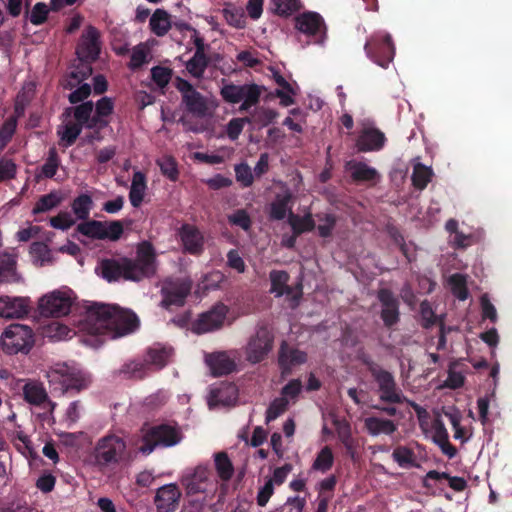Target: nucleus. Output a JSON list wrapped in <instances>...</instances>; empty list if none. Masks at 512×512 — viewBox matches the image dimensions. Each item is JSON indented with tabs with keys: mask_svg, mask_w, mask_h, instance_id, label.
Instances as JSON below:
<instances>
[{
	"mask_svg": "<svg viewBox=\"0 0 512 512\" xmlns=\"http://www.w3.org/2000/svg\"><path fill=\"white\" fill-rule=\"evenodd\" d=\"M307 353L299 350L286 341H282L278 350V366L283 378L292 374L294 367L307 362Z\"/></svg>",
	"mask_w": 512,
	"mask_h": 512,
	"instance_id": "nucleus-16",
	"label": "nucleus"
},
{
	"mask_svg": "<svg viewBox=\"0 0 512 512\" xmlns=\"http://www.w3.org/2000/svg\"><path fill=\"white\" fill-rule=\"evenodd\" d=\"M377 299L381 304L380 318L386 328L391 329L400 321V302L388 288H381L377 292Z\"/></svg>",
	"mask_w": 512,
	"mask_h": 512,
	"instance_id": "nucleus-15",
	"label": "nucleus"
},
{
	"mask_svg": "<svg viewBox=\"0 0 512 512\" xmlns=\"http://www.w3.org/2000/svg\"><path fill=\"white\" fill-rule=\"evenodd\" d=\"M101 276L111 282L119 280L139 282L156 274L157 259L153 245L144 241L139 244L135 258H106L100 262Z\"/></svg>",
	"mask_w": 512,
	"mask_h": 512,
	"instance_id": "nucleus-1",
	"label": "nucleus"
},
{
	"mask_svg": "<svg viewBox=\"0 0 512 512\" xmlns=\"http://www.w3.org/2000/svg\"><path fill=\"white\" fill-rule=\"evenodd\" d=\"M289 401L285 397L275 398L266 410L265 420L266 423H270L276 420L288 409Z\"/></svg>",
	"mask_w": 512,
	"mask_h": 512,
	"instance_id": "nucleus-51",
	"label": "nucleus"
},
{
	"mask_svg": "<svg viewBox=\"0 0 512 512\" xmlns=\"http://www.w3.org/2000/svg\"><path fill=\"white\" fill-rule=\"evenodd\" d=\"M64 200V196L58 190H53L48 194L42 195L36 201L32 214L37 215L41 213L49 212L55 208H57Z\"/></svg>",
	"mask_w": 512,
	"mask_h": 512,
	"instance_id": "nucleus-35",
	"label": "nucleus"
},
{
	"mask_svg": "<svg viewBox=\"0 0 512 512\" xmlns=\"http://www.w3.org/2000/svg\"><path fill=\"white\" fill-rule=\"evenodd\" d=\"M447 480L449 487L453 489L456 492L464 491L467 488V481L458 476H450L447 472H439L436 470H430L427 472L425 479H424V487L429 488L430 485L428 483V480Z\"/></svg>",
	"mask_w": 512,
	"mask_h": 512,
	"instance_id": "nucleus-39",
	"label": "nucleus"
},
{
	"mask_svg": "<svg viewBox=\"0 0 512 512\" xmlns=\"http://www.w3.org/2000/svg\"><path fill=\"white\" fill-rule=\"evenodd\" d=\"M93 207L92 197L88 194H80L71 203V209L78 220L89 219Z\"/></svg>",
	"mask_w": 512,
	"mask_h": 512,
	"instance_id": "nucleus-42",
	"label": "nucleus"
},
{
	"mask_svg": "<svg viewBox=\"0 0 512 512\" xmlns=\"http://www.w3.org/2000/svg\"><path fill=\"white\" fill-rule=\"evenodd\" d=\"M349 170L351 171L352 180L356 183L370 182L375 184L380 178L378 171L364 162L349 163Z\"/></svg>",
	"mask_w": 512,
	"mask_h": 512,
	"instance_id": "nucleus-31",
	"label": "nucleus"
},
{
	"mask_svg": "<svg viewBox=\"0 0 512 512\" xmlns=\"http://www.w3.org/2000/svg\"><path fill=\"white\" fill-rule=\"evenodd\" d=\"M171 27L172 23L170 14L164 9H156L149 20V28L151 32L158 37H163L168 33Z\"/></svg>",
	"mask_w": 512,
	"mask_h": 512,
	"instance_id": "nucleus-32",
	"label": "nucleus"
},
{
	"mask_svg": "<svg viewBox=\"0 0 512 512\" xmlns=\"http://www.w3.org/2000/svg\"><path fill=\"white\" fill-rule=\"evenodd\" d=\"M205 362L215 377L228 375L236 370V363L226 351L206 354Z\"/></svg>",
	"mask_w": 512,
	"mask_h": 512,
	"instance_id": "nucleus-21",
	"label": "nucleus"
},
{
	"mask_svg": "<svg viewBox=\"0 0 512 512\" xmlns=\"http://www.w3.org/2000/svg\"><path fill=\"white\" fill-rule=\"evenodd\" d=\"M288 222L296 235H301L304 232L312 231L316 227L315 221L310 213L300 217L290 211Z\"/></svg>",
	"mask_w": 512,
	"mask_h": 512,
	"instance_id": "nucleus-43",
	"label": "nucleus"
},
{
	"mask_svg": "<svg viewBox=\"0 0 512 512\" xmlns=\"http://www.w3.org/2000/svg\"><path fill=\"white\" fill-rule=\"evenodd\" d=\"M95 114L93 115L92 126H95L96 130L105 129L109 123V117L114 111V102L109 97H102L95 104Z\"/></svg>",
	"mask_w": 512,
	"mask_h": 512,
	"instance_id": "nucleus-27",
	"label": "nucleus"
},
{
	"mask_svg": "<svg viewBox=\"0 0 512 512\" xmlns=\"http://www.w3.org/2000/svg\"><path fill=\"white\" fill-rule=\"evenodd\" d=\"M172 77V69L163 67V66H155L151 69V78L156 83L159 88H165Z\"/></svg>",
	"mask_w": 512,
	"mask_h": 512,
	"instance_id": "nucleus-56",
	"label": "nucleus"
},
{
	"mask_svg": "<svg viewBox=\"0 0 512 512\" xmlns=\"http://www.w3.org/2000/svg\"><path fill=\"white\" fill-rule=\"evenodd\" d=\"M372 377L377 384L379 399L382 402L402 404L408 401L391 372L382 368L381 370L373 371Z\"/></svg>",
	"mask_w": 512,
	"mask_h": 512,
	"instance_id": "nucleus-10",
	"label": "nucleus"
},
{
	"mask_svg": "<svg viewBox=\"0 0 512 512\" xmlns=\"http://www.w3.org/2000/svg\"><path fill=\"white\" fill-rule=\"evenodd\" d=\"M46 376L51 389L59 395L74 396L88 386L82 375L70 370L66 365L49 370Z\"/></svg>",
	"mask_w": 512,
	"mask_h": 512,
	"instance_id": "nucleus-6",
	"label": "nucleus"
},
{
	"mask_svg": "<svg viewBox=\"0 0 512 512\" xmlns=\"http://www.w3.org/2000/svg\"><path fill=\"white\" fill-rule=\"evenodd\" d=\"M181 492L177 485L168 484L160 487L155 496V505L158 512H174L179 505Z\"/></svg>",
	"mask_w": 512,
	"mask_h": 512,
	"instance_id": "nucleus-20",
	"label": "nucleus"
},
{
	"mask_svg": "<svg viewBox=\"0 0 512 512\" xmlns=\"http://www.w3.org/2000/svg\"><path fill=\"white\" fill-rule=\"evenodd\" d=\"M449 282L451 285V291L454 296L462 301L468 298L469 292L467 288L466 277L464 275L459 273L453 274L450 277Z\"/></svg>",
	"mask_w": 512,
	"mask_h": 512,
	"instance_id": "nucleus-53",
	"label": "nucleus"
},
{
	"mask_svg": "<svg viewBox=\"0 0 512 512\" xmlns=\"http://www.w3.org/2000/svg\"><path fill=\"white\" fill-rule=\"evenodd\" d=\"M262 91L263 87L254 83L244 85L230 83L221 88L220 94L227 103L237 104L242 101L240 111H248L258 104Z\"/></svg>",
	"mask_w": 512,
	"mask_h": 512,
	"instance_id": "nucleus-9",
	"label": "nucleus"
},
{
	"mask_svg": "<svg viewBox=\"0 0 512 512\" xmlns=\"http://www.w3.org/2000/svg\"><path fill=\"white\" fill-rule=\"evenodd\" d=\"M76 223V220L71 216L69 212L62 211L56 216L50 218V225L59 230H68Z\"/></svg>",
	"mask_w": 512,
	"mask_h": 512,
	"instance_id": "nucleus-58",
	"label": "nucleus"
},
{
	"mask_svg": "<svg viewBox=\"0 0 512 512\" xmlns=\"http://www.w3.org/2000/svg\"><path fill=\"white\" fill-rule=\"evenodd\" d=\"M48 13L47 5L43 2H37L30 12L29 20L35 26L42 25L46 22Z\"/></svg>",
	"mask_w": 512,
	"mask_h": 512,
	"instance_id": "nucleus-59",
	"label": "nucleus"
},
{
	"mask_svg": "<svg viewBox=\"0 0 512 512\" xmlns=\"http://www.w3.org/2000/svg\"><path fill=\"white\" fill-rule=\"evenodd\" d=\"M93 110H94V103L93 101H85L83 103H80L79 105H76L74 107H69L65 110V114L70 115V113H73V116L75 118V122L82 125L83 127L87 129H93L96 130L95 126H92V120H93Z\"/></svg>",
	"mask_w": 512,
	"mask_h": 512,
	"instance_id": "nucleus-30",
	"label": "nucleus"
},
{
	"mask_svg": "<svg viewBox=\"0 0 512 512\" xmlns=\"http://www.w3.org/2000/svg\"><path fill=\"white\" fill-rule=\"evenodd\" d=\"M209 64L210 59L208 56L197 57V55L194 54L192 58L187 61L186 69L192 77L202 79Z\"/></svg>",
	"mask_w": 512,
	"mask_h": 512,
	"instance_id": "nucleus-46",
	"label": "nucleus"
},
{
	"mask_svg": "<svg viewBox=\"0 0 512 512\" xmlns=\"http://www.w3.org/2000/svg\"><path fill=\"white\" fill-rule=\"evenodd\" d=\"M60 165V158L55 147L49 149L48 157L45 163L41 166V173L38 177L51 179L55 176Z\"/></svg>",
	"mask_w": 512,
	"mask_h": 512,
	"instance_id": "nucleus-48",
	"label": "nucleus"
},
{
	"mask_svg": "<svg viewBox=\"0 0 512 512\" xmlns=\"http://www.w3.org/2000/svg\"><path fill=\"white\" fill-rule=\"evenodd\" d=\"M274 342L273 328L267 322L259 321L244 346L246 361L252 365L265 361L273 351Z\"/></svg>",
	"mask_w": 512,
	"mask_h": 512,
	"instance_id": "nucleus-4",
	"label": "nucleus"
},
{
	"mask_svg": "<svg viewBox=\"0 0 512 512\" xmlns=\"http://www.w3.org/2000/svg\"><path fill=\"white\" fill-rule=\"evenodd\" d=\"M228 221L230 224L241 227L245 231L249 230L252 224L249 214L244 209H238L229 215Z\"/></svg>",
	"mask_w": 512,
	"mask_h": 512,
	"instance_id": "nucleus-62",
	"label": "nucleus"
},
{
	"mask_svg": "<svg viewBox=\"0 0 512 512\" xmlns=\"http://www.w3.org/2000/svg\"><path fill=\"white\" fill-rule=\"evenodd\" d=\"M316 217L321 222L317 226L319 235L323 238L330 237L337 222L336 216L333 214H317Z\"/></svg>",
	"mask_w": 512,
	"mask_h": 512,
	"instance_id": "nucleus-55",
	"label": "nucleus"
},
{
	"mask_svg": "<svg viewBox=\"0 0 512 512\" xmlns=\"http://www.w3.org/2000/svg\"><path fill=\"white\" fill-rule=\"evenodd\" d=\"M334 462V456L330 447H323L320 452L317 454L316 459L313 462V469L326 472L332 466Z\"/></svg>",
	"mask_w": 512,
	"mask_h": 512,
	"instance_id": "nucleus-52",
	"label": "nucleus"
},
{
	"mask_svg": "<svg viewBox=\"0 0 512 512\" xmlns=\"http://www.w3.org/2000/svg\"><path fill=\"white\" fill-rule=\"evenodd\" d=\"M182 102L185 104L187 111L196 117H205L207 115L208 106L205 97L197 90L192 91L189 95H184Z\"/></svg>",
	"mask_w": 512,
	"mask_h": 512,
	"instance_id": "nucleus-38",
	"label": "nucleus"
},
{
	"mask_svg": "<svg viewBox=\"0 0 512 512\" xmlns=\"http://www.w3.org/2000/svg\"><path fill=\"white\" fill-rule=\"evenodd\" d=\"M433 171L430 167L425 166L422 163L414 165L413 173L411 176L413 186L418 190H423L427 187L431 181Z\"/></svg>",
	"mask_w": 512,
	"mask_h": 512,
	"instance_id": "nucleus-45",
	"label": "nucleus"
},
{
	"mask_svg": "<svg viewBox=\"0 0 512 512\" xmlns=\"http://www.w3.org/2000/svg\"><path fill=\"white\" fill-rule=\"evenodd\" d=\"M146 189V175L141 171L134 172L129 191V200L134 208H138L141 206L145 196Z\"/></svg>",
	"mask_w": 512,
	"mask_h": 512,
	"instance_id": "nucleus-33",
	"label": "nucleus"
},
{
	"mask_svg": "<svg viewBox=\"0 0 512 512\" xmlns=\"http://www.w3.org/2000/svg\"><path fill=\"white\" fill-rule=\"evenodd\" d=\"M83 126L77 122H68L61 135V139L66 142V146L73 145L81 134Z\"/></svg>",
	"mask_w": 512,
	"mask_h": 512,
	"instance_id": "nucleus-60",
	"label": "nucleus"
},
{
	"mask_svg": "<svg viewBox=\"0 0 512 512\" xmlns=\"http://www.w3.org/2000/svg\"><path fill=\"white\" fill-rule=\"evenodd\" d=\"M105 223L97 220H84L78 224L76 230L80 234L87 236L91 239L104 240Z\"/></svg>",
	"mask_w": 512,
	"mask_h": 512,
	"instance_id": "nucleus-41",
	"label": "nucleus"
},
{
	"mask_svg": "<svg viewBox=\"0 0 512 512\" xmlns=\"http://www.w3.org/2000/svg\"><path fill=\"white\" fill-rule=\"evenodd\" d=\"M84 321L90 334L110 335L113 339L134 332L139 325V319L132 311L97 302L87 307Z\"/></svg>",
	"mask_w": 512,
	"mask_h": 512,
	"instance_id": "nucleus-2",
	"label": "nucleus"
},
{
	"mask_svg": "<svg viewBox=\"0 0 512 512\" xmlns=\"http://www.w3.org/2000/svg\"><path fill=\"white\" fill-rule=\"evenodd\" d=\"M149 50L145 44L140 43L132 49L129 68L133 71L140 69L148 62Z\"/></svg>",
	"mask_w": 512,
	"mask_h": 512,
	"instance_id": "nucleus-50",
	"label": "nucleus"
},
{
	"mask_svg": "<svg viewBox=\"0 0 512 512\" xmlns=\"http://www.w3.org/2000/svg\"><path fill=\"white\" fill-rule=\"evenodd\" d=\"M93 73L92 65L78 61L61 79V86L65 90H73L77 86L83 84Z\"/></svg>",
	"mask_w": 512,
	"mask_h": 512,
	"instance_id": "nucleus-24",
	"label": "nucleus"
},
{
	"mask_svg": "<svg viewBox=\"0 0 512 512\" xmlns=\"http://www.w3.org/2000/svg\"><path fill=\"white\" fill-rule=\"evenodd\" d=\"M30 253L44 264L46 262H51V251L47 244L43 242H34L30 246Z\"/></svg>",
	"mask_w": 512,
	"mask_h": 512,
	"instance_id": "nucleus-63",
	"label": "nucleus"
},
{
	"mask_svg": "<svg viewBox=\"0 0 512 512\" xmlns=\"http://www.w3.org/2000/svg\"><path fill=\"white\" fill-rule=\"evenodd\" d=\"M251 118H233L227 124V136L230 140L235 141L239 138L245 123H250Z\"/></svg>",
	"mask_w": 512,
	"mask_h": 512,
	"instance_id": "nucleus-61",
	"label": "nucleus"
},
{
	"mask_svg": "<svg viewBox=\"0 0 512 512\" xmlns=\"http://www.w3.org/2000/svg\"><path fill=\"white\" fill-rule=\"evenodd\" d=\"M188 496L203 494L209 485V470L204 466H197L193 471L186 472L181 479Z\"/></svg>",
	"mask_w": 512,
	"mask_h": 512,
	"instance_id": "nucleus-17",
	"label": "nucleus"
},
{
	"mask_svg": "<svg viewBox=\"0 0 512 512\" xmlns=\"http://www.w3.org/2000/svg\"><path fill=\"white\" fill-rule=\"evenodd\" d=\"M184 250L191 255H200L204 250V237L200 230L191 224H183L179 230Z\"/></svg>",
	"mask_w": 512,
	"mask_h": 512,
	"instance_id": "nucleus-19",
	"label": "nucleus"
},
{
	"mask_svg": "<svg viewBox=\"0 0 512 512\" xmlns=\"http://www.w3.org/2000/svg\"><path fill=\"white\" fill-rule=\"evenodd\" d=\"M191 286L187 283H181L173 288H163V300L161 302L164 308L171 306H183L185 299L190 293Z\"/></svg>",
	"mask_w": 512,
	"mask_h": 512,
	"instance_id": "nucleus-28",
	"label": "nucleus"
},
{
	"mask_svg": "<svg viewBox=\"0 0 512 512\" xmlns=\"http://www.w3.org/2000/svg\"><path fill=\"white\" fill-rule=\"evenodd\" d=\"M162 175L175 182L179 178V170L176 160L172 156H164L156 161Z\"/></svg>",
	"mask_w": 512,
	"mask_h": 512,
	"instance_id": "nucleus-49",
	"label": "nucleus"
},
{
	"mask_svg": "<svg viewBox=\"0 0 512 512\" xmlns=\"http://www.w3.org/2000/svg\"><path fill=\"white\" fill-rule=\"evenodd\" d=\"M228 308L223 303H218L209 311L199 315L192 323L191 330L196 334H203L219 329L226 318Z\"/></svg>",
	"mask_w": 512,
	"mask_h": 512,
	"instance_id": "nucleus-14",
	"label": "nucleus"
},
{
	"mask_svg": "<svg viewBox=\"0 0 512 512\" xmlns=\"http://www.w3.org/2000/svg\"><path fill=\"white\" fill-rule=\"evenodd\" d=\"M392 458L402 468L418 467L414 451L407 446H397L393 450Z\"/></svg>",
	"mask_w": 512,
	"mask_h": 512,
	"instance_id": "nucleus-44",
	"label": "nucleus"
},
{
	"mask_svg": "<svg viewBox=\"0 0 512 512\" xmlns=\"http://www.w3.org/2000/svg\"><path fill=\"white\" fill-rule=\"evenodd\" d=\"M172 355V349L163 347L161 345H154L147 350L145 362L150 369V366L153 365L156 369H162L165 367L169 361V358Z\"/></svg>",
	"mask_w": 512,
	"mask_h": 512,
	"instance_id": "nucleus-36",
	"label": "nucleus"
},
{
	"mask_svg": "<svg viewBox=\"0 0 512 512\" xmlns=\"http://www.w3.org/2000/svg\"><path fill=\"white\" fill-rule=\"evenodd\" d=\"M364 50L369 59L382 68H387L395 56V46L389 33H374L365 43Z\"/></svg>",
	"mask_w": 512,
	"mask_h": 512,
	"instance_id": "nucleus-8",
	"label": "nucleus"
},
{
	"mask_svg": "<svg viewBox=\"0 0 512 512\" xmlns=\"http://www.w3.org/2000/svg\"><path fill=\"white\" fill-rule=\"evenodd\" d=\"M295 28L313 39L315 44H323L327 36V27L323 17L313 11L299 14L295 18Z\"/></svg>",
	"mask_w": 512,
	"mask_h": 512,
	"instance_id": "nucleus-11",
	"label": "nucleus"
},
{
	"mask_svg": "<svg viewBox=\"0 0 512 512\" xmlns=\"http://www.w3.org/2000/svg\"><path fill=\"white\" fill-rule=\"evenodd\" d=\"M148 370L149 368L145 360H133L122 365L118 374L125 379L141 380L148 374Z\"/></svg>",
	"mask_w": 512,
	"mask_h": 512,
	"instance_id": "nucleus-40",
	"label": "nucleus"
},
{
	"mask_svg": "<svg viewBox=\"0 0 512 512\" xmlns=\"http://www.w3.org/2000/svg\"><path fill=\"white\" fill-rule=\"evenodd\" d=\"M23 395L26 402L31 405L41 406L48 403L54 408L55 403L49 401L48 394L41 383L28 382L23 387Z\"/></svg>",
	"mask_w": 512,
	"mask_h": 512,
	"instance_id": "nucleus-29",
	"label": "nucleus"
},
{
	"mask_svg": "<svg viewBox=\"0 0 512 512\" xmlns=\"http://www.w3.org/2000/svg\"><path fill=\"white\" fill-rule=\"evenodd\" d=\"M386 143L385 134L375 127L363 128L357 139L355 146L359 152H371L381 150Z\"/></svg>",
	"mask_w": 512,
	"mask_h": 512,
	"instance_id": "nucleus-18",
	"label": "nucleus"
},
{
	"mask_svg": "<svg viewBox=\"0 0 512 512\" xmlns=\"http://www.w3.org/2000/svg\"><path fill=\"white\" fill-rule=\"evenodd\" d=\"M101 41L99 30L89 25L82 32L76 47L78 61L92 65L100 55Z\"/></svg>",
	"mask_w": 512,
	"mask_h": 512,
	"instance_id": "nucleus-13",
	"label": "nucleus"
},
{
	"mask_svg": "<svg viewBox=\"0 0 512 512\" xmlns=\"http://www.w3.org/2000/svg\"><path fill=\"white\" fill-rule=\"evenodd\" d=\"M215 468L218 476L224 480H230L233 476L234 468L226 452L215 454Z\"/></svg>",
	"mask_w": 512,
	"mask_h": 512,
	"instance_id": "nucleus-47",
	"label": "nucleus"
},
{
	"mask_svg": "<svg viewBox=\"0 0 512 512\" xmlns=\"http://www.w3.org/2000/svg\"><path fill=\"white\" fill-rule=\"evenodd\" d=\"M364 429L373 437L381 434L392 435L397 431V424L391 419L369 416L364 419Z\"/></svg>",
	"mask_w": 512,
	"mask_h": 512,
	"instance_id": "nucleus-26",
	"label": "nucleus"
},
{
	"mask_svg": "<svg viewBox=\"0 0 512 512\" xmlns=\"http://www.w3.org/2000/svg\"><path fill=\"white\" fill-rule=\"evenodd\" d=\"M433 441L439 446L442 453L449 458H453L457 454V449L449 442L447 429L441 421H437L434 424Z\"/></svg>",
	"mask_w": 512,
	"mask_h": 512,
	"instance_id": "nucleus-34",
	"label": "nucleus"
},
{
	"mask_svg": "<svg viewBox=\"0 0 512 512\" xmlns=\"http://www.w3.org/2000/svg\"><path fill=\"white\" fill-rule=\"evenodd\" d=\"M91 86L88 83H83L68 95V100L71 104L83 103L91 95Z\"/></svg>",
	"mask_w": 512,
	"mask_h": 512,
	"instance_id": "nucleus-64",
	"label": "nucleus"
},
{
	"mask_svg": "<svg viewBox=\"0 0 512 512\" xmlns=\"http://www.w3.org/2000/svg\"><path fill=\"white\" fill-rule=\"evenodd\" d=\"M273 11L279 16H289L301 8L300 0H271Z\"/></svg>",
	"mask_w": 512,
	"mask_h": 512,
	"instance_id": "nucleus-54",
	"label": "nucleus"
},
{
	"mask_svg": "<svg viewBox=\"0 0 512 512\" xmlns=\"http://www.w3.org/2000/svg\"><path fill=\"white\" fill-rule=\"evenodd\" d=\"M30 311L29 300L23 297H0V316L4 318H22Z\"/></svg>",
	"mask_w": 512,
	"mask_h": 512,
	"instance_id": "nucleus-23",
	"label": "nucleus"
},
{
	"mask_svg": "<svg viewBox=\"0 0 512 512\" xmlns=\"http://www.w3.org/2000/svg\"><path fill=\"white\" fill-rule=\"evenodd\" d=\"M234 170L236 180L242 185V187H250L253 184V173L247 163L235 165Z\"/></svg>",
	"mask_w": 512,
	"mask_h": 512,
	"instance_id": "nucleus-57",
	"label": "nucleus"
},
{
	"mask_svg": "<svg viewBox=\"0 0 512 512\" xmlns=\"http://www.w3.org/2000/svg\"><path fill=\"white\" fill-rule=\"evenodd\" d=\"M16 266L17 255L14 252H0V283H18L20 281Z\"/></svg>",
	"mask_w": 512,
	"mask_h": 512,
	"instance_id": "nucleus-25",
	"label": "nucleus"
},
{
	"mask_svg": "<svg viewBox=\"0 0 512 512\" xmlns=\"http://www.w3.org/2000/svg\"><path fill=\"white\" fill-rule=\"evenodd\" d=\"M271 289L270 292L274 293L276 297L283 295L291 296V299L297 304L302 295V286L299 284V292L293 294V288L287 283L290 279L289 274L284 270H272L270 272Z\"/></svg>",
	"mask_w": 512,
	"mask_h": 512,
	"instance_id": "nucleus-22",
	"label": "nucleus"
},
{
	"mask_svg": "<svg viewBox=\"0 0 512 512\" xmlns=\"http://www.w3.org/2000/svg\"><path fill=\"white\" fill-rule=\"evenodd\" d=\"M34 343L32 329L27 325L11 324L3 332L0 338L2 350L9 355L19 352H29Z\"/></svg>",
	"mask_w": 512,
	"mask_h": 512,
	"instance_id": "nucleus-7",
	"label": "nucleus"
},
{
	"mask_svg": "<svg viewBox=\"0 0 512 512\" xmlns=\"http://www.w3.org/2000/svg\"><path fill=\"white\" fill-rule=\"evenodd\" d=\"M72 302L68 293L56 290L40 298L38 310L43 317L59 318L68 315Z\"/></svg>",
	"mask_w": 512,
	"mask_h": 512,
	"instance_id": "nucleus-12",
	"label": "nucleus"
},
{
	"mask_svg": "<svg viewBox=\"0 0 512 512\" xmlns=\"http://www.w3.org/2000/svg\"><path fill=\"white\" fill-rule=\"evenodd\" d=\"M180 430L169 424H158L142 431L138 451L150 455L157 447H172L181 441Z\"/></svg>",
	"mask_w": 512,
	"mask_h": 512,
	"instance_id": "nucleus-5",
	"label": "nucleus"
},
{
	"mask_svg": "<svg viewBox=\"0 0 512 512\" xmlns=\"http://www.w3.org/2000/svg\"><path fill=\"white\" fill-rule=\"evenodd\" d=\"M127 443L119 435L109 433L97 440L90 454L91 463L104 471L113 468L128 458Z\"/></svg>",
	"mask_w": 512,
	"mask_h": 512,
	"instance_id": "nucleus-3",
	"label": "nucleus"
},
{
	"mask_svg": "<svg viewBox=\"0 0 512 512\" xmlns=\"http://www.w3.org/2000/svg\"><path fill=\"white\" fill-rule=\"evenodd\" d=\"M292 193L286 190L283 194H278L275 200L270 204L269 217L272 220H283L287 211H291L289 204L292 202Z\"/></svg>",
	"mask_w": 512,
	"mask_h": 512,
	"instance_id": "nucleus-37",
	"label": "nucleus"
}]
</instances>
